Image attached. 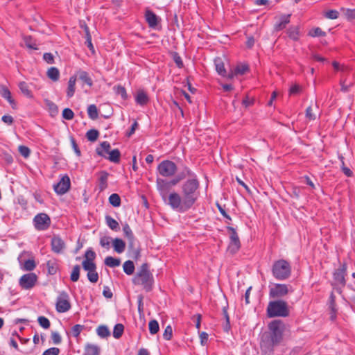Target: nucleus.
I'll return each mask as SVG.
<instances>
[{
	"label": "nucleus",
	"mask_w": 355,
	"mask_h": 355,
	"mask_svg": "<svg viewBox=\"0 0 355 355\" xmlns=\"http://www.w3.org/2000/svg\"><path fill=\"white\" fill-rule=\"evenodd\" d=\"M46 75L53 81H58L60 78V71L58 68L52 67L47 71Z\"/></svg>",
	"instance_id": "32"
},
{
	"label": "nucleus",
	"mask_w": 355,
	"mask_h": 355,
	"mask_svg": "<svg viewBox=\"0 0 355 355\" xmlns=\"http://www.w3.org/2000/svg\"><path fill=\"white\" fill-rule=\"evenodd\" d=\"M227 230L230 232V242L227 247V251L232 254H234L236 253L241 248V242L237 234L236 230L230 226L227 227Z\"/></svg>",
	"instance_id": "9"
},
{
	"label": "nucleus",
	"mask_w": 355,
	"mask_h": 355,
	"mask_svg": "<svg viewBox=\"0 0 355 355\" xmlns=\"http://www.w3.org/2000/svg\"><path fill=\"white\" fill-rule=\"evenodd\" d=\"M51 250L55 254H62L65 248V243L60 236L54 235L51 241Z\"/></svg>",
	"instance_id": "16"
},
{
	"label": "nucleus",
	"mask_w": 355,
	"mask_h": 355,
	"mask_svg": "<svg viewBox=\"0 0 355 355\" xmlns=\"http://www.w3.org/2000/svg\"><path fill=\"white\" fill-rule=\"evenodd\" d=\"M200 182L197 178L188 179L181 186L182 196L173 192L168 195V204L172 209L184 213L191 209L197 201L200 192Z\"/></svg>",
	"instance_id": "1"
},
{
	"label": "nucleus",
	"mask_w": 355,
	"mask_h": 355,
	"mask_svg": "<svg viewBox=\"0 0 355 355\" xmlns=\"http://www.w3.org/2000/svg\"><path fill=\"white\" fill-rule=\"evenodd\" d=\"M80 270V267L79 265H76L75 266H73V270L71 273V275H70L71 281H72L73 282H76L79 279Z\"/></svg>",
	"instance_id": "42"
},
{
	"label": "nucleus",
	"mask_w": 355,
	"mask_h": 355,
	"mask_svg": "<svg viewBox=\"0 0 355 355\" xmlns=\"http://www.w3.org/2000/svg\"><path fill=\"white\" fill-rule=\"evenodd\" d=\"M107 154L109 156L106 157V159L114 163H119L121 153L119 149H114L110 151Z\"/></svg>",
	"instance_id": "30"
},
{
	"label": "nucleus",
	"mask_w": 355,
	"mask_h": 355,
	"mask_svg": "<svg viewBox=\"0 0 355 355\" xmlns=\"http://www.w3.org/2000/svg\"><path fill=\"white\" fill-rule=\"evenodd\" d=\"M48 272L49 275H55L57 272L58 266L55 259L49 260L46 263Z\"/></svg>",
	"instance_id": "36"
},
{
	"label": "nucleus",
	"mask_w": 355,
	"mask_h": 355,
	"mask_svg": "<svg viewBox=\"0 0 355 355\" xmlns=\"http://www.w3.org/2000/svg\"><path fill=\"white\" fill-rule=\"evenodd\" d=\"M340 89L343 92H347L349 90V88L353 85V83L351 81H347V78L343 76L340 82Z\"/></svg>",
	"instance_id": "37"
},
{
	"label": "nucleus",
	"mask_w": 355,
	"mask_h": 355,
	"mask_svg": "<svg viewBox=\"0 0 355 355\" xmlns=\"http://www.w3.org/2000/svg\"><path fill=\"white\" fill-rule=\"evenodd\" d=\"M288 304L284 300L270 301L267 307L268 318L287 317L289 315Z\"/></svg>",
	"instance_id": "5"
},
{
	"label": "nucleus",
	"mask_w": 355,
	"mask_h": 355,
	"mask_svg": "<svg viewBox=\"0 0 355 355\" xmlns=\"http://www.w3.org/2000/svg\"><path fill=\"white\" fill-rule=\"evenodd\" d=\"M0 94L3 98L8 101L12 108H15V102L12 98L11 93L6 86L0 85Z\"/></svg>",
	"instance_id": "18"
},
{
	"label": "nucleus",
	"mask_w": 355,
	"mask_h": 355,
	"mask_svg": "<svg viewBox=\"0 0 355 355\" xmlns=\"http://www.w3.org/2000/svg\"><path fill=\"white\" fill-rule=\"evenodd\" d=\"M223 314L224 315V318L225 319V321H226V324L224 327V330L225 331H228L229 329H230V317H229V315H228V313H227V306H224L223 308Z\"/></svg>",
	"instance_id": "51"
},
{
	"label": "nucleus",
	"mask_w": 355,
	"mask_h": 355,
	"mask_svg": "<svg viewBox=\"0 0 355 355\" xmlns=\"http://www.w3.org/2000/svg\"><path fill=\"white\" fill-rule=\"evenodd\" d=\"M98 131L95 129H91L86 133V137L90 141H95L98 139Z\"/></svg>",
	"instance_id": "47"
},
{
	"label": "nucleus",
	"mask_w": 355,
	"mask_h": 355,
	"mask_svg": "<svg viewBox=\"0 0 355 355\" xmlns=\"http://www.w3.org/2000/svg\"><path fill=\"white\" fill-rule=\"evenodd\" d=\"M309 35L311 37H324L326 33L322 31L319 27H317L309 32Z\"/></svg>",
	"instance_id": "55"
},
{
	"label": "nucleus",
	"mask_w": 355,
	"mask_h": 355,
	"mask_svg": "<svg viewBox=\"0 0 355 355\" xmlns=\"http://www.w3.org/2000/svg\"><path fill=\"white\" fill-rule=\"evenodd\" d=\"M176 164L170 160H164L161 162L157 166L159 174L165 178H171L177 172Z\"/></svg>",
	"instance_id": "7"
},
{
	"label": "nucleus",
	"mask_w": 355,
	"mask_h": 355,
	"mask_svg": "<svg viewBox=\"0 0 355 355\" xmlns=\"http://www.w3.org/2000/svg\"><path fill=\"white\" fill-rule=\"evenodd\" d=\"M37 321L40 325L44 329H48L50 327V321L49 320L44 316H40L37 318Z\"/></svg>",
	"instance_id": "53"
},
{
	"label": "nucleus",
	"mask_w": 355,
	"mask_h": 355,
	"mask_svg": "<svg viewBox=\"0 0 355 355\" xmlns=\"http://www.w3.org/2000/svg\"><path fill=\"white\" fill-rule=\"evenodd\" d=\"M62 117L66 120H71L74 117V113L70 108H65L62 111Z\"/></svg>",
	"instance_id": "57"
},
{
	"label": "nucleus",
	"mask_w": 355,
	"mask_h": 355,
	"mask_svg": "<svg viewBox=\"0 0 355 355\" xmlns=\"http://www.w3.org/2000/svg\"><path fill=\"white\" fill-rule=\"evenodd\" d=\"M85 329L84 325L76 324L71 329V333L73 337L78 338L80 332Z\"/></svg>",
	"instance_id": "52"
},
{
	"label": "nucleus",
	"mask_w": 355,
	"mask_h": 355,
	"mask_svg": "<svg viewBox=\"0 0 355 355\" xmlns=\"http://www.w3.org/2000/svg\"><path fill=\"white\" fill-rule=\"evenodd\" d=\"M188 178V179L197 178V175L189 167L184 166L182 171H180L174 178V181L178 184L182 180Z\"/></svg>",
	"instance_id": "17"
},
{
	"label": "nucleus",
	"mask_w": 355,
	"mask_h": 355,
	"mask_svg": "<svg viewBox=\"0 0 355 355\" xmlns=\"http://www.w3.org/2000/svg\"><path fill=\"white\" fill-rule=\"evenodd\" d=\"M37 279V277L35 273L25 274L19 279V284L23 289L28 290L34 287Z\"/></svg>",
	"instance_id": "13"
},
{
	"label": "nucleus",
	"mask_w": 355,
	"mask_h": 355,
	"mask_svg": "<svg viewBox=\"0 0 355 355\" xmlns=\"http://www.w3.org/2000/svg\"><path fill=\"white\" fill-rule=\"evenodd\" d=\"M291 15H284L280 17L279 22L277 23L275 26L276 31L282 30L286 27V25L290 22Z\"/></svg>",
	"instance_id": "27"
},
{
	"label": "nucleus",
	"mask_w": 355,
	"mask_h": 355,
	"mask_svg": "<svg viewBox=\"0 0 355 355\" xmlns=\"http://www.w3.org/2000/svg\"><path fill=\"white\" fill-rule=\"evenodd\" d=\"M268 329L269 336L262 341L261 347L271 352L282 342L285 325L281 320H275L269 323Z\"/></svg>",
	"instance_id": "2"
},
{
	"label": "nucleus",
	"mask_w": 355,
	"mask_h": 355,
	"mask_svg": "<svg viewBox=\"0 0 355 355\" xmlns=\"http://www.w3.org/2000/svg\"><path fill=\"white\" fill-rule=\"evenodd\" d=\"M35 228L39 231L47 230L51 225V218L45 213L37 214L33 218Z\"/></svg>",
	"instance_id": "10"
},
{
	"label": "nucleus",
	"mask_w": 355,
	"mask_h": 355,
	"mask_svg": "<svg viewBox=\"0 0 355 355\" xmlns=\"http://www.w3.org/2000/svg\"><path fill=\"white\" fill-rule=\"evenodd\" d=\"M87 114L91 119H96L98 116V109L96 106L94 104L89 105L87 107Z\"/></svg>",
	"instance_id": "39"
},
{
	"label": "nucleus",
	"mask_w": 355,
	"mask_h": 355,
	"mask_svg": "<svg viewBox=\"0 0 355 355\" xmlns=\"http://www.w3.org/2000/svg\"><path fill=\"white\" fill-rule=\"evenodd\" d=\"M71 181L67 175H63L60 182L53 185L55 192L58 195L66 193L70 189Z\"/></svg>",
	"instance_id": "14"
},
{
	"label": "nucleus",
	"mask_w": 355,
	"mask_h": 355,
	"mask_svg": "<svg viewBox=\"0 0 355 355\" xmlns=\"http://www.w3.org/2000/svg\"><path fill=\"white\" fill-rule=\"evenodd\" d=\"M124 330V326L122 324H116L113 330V336L115 338H119L121 337Z\"/></svg>",
	"instance_id": "45"
},
{
	"label": "nucleus",
	"mask_w": 355,
	"mask_h": 355,
	"mask_svg": "<svg viewBox=\"0 0 355 355\" xmlns=\"http://www.w3.org/2000/svg\"><path fill=\"white\" fill-rule=\"evenodd\" d=\"M325 17L331 19H336L339 16V12L336 10H330L325 12Z\"/></svg>",
	"instance_id": "61"
},
{
	"label": "nucleus",
	"mask_w": 355,
	"mask_h": 355,
	"mask_svg": "<svg viewBox=\"0 0 355 355\" xmlns=\"http://www.w3.org/2000/svg\"><path fill=\"white\" fill-rule=\"evenodd\" d=\"M173 336V330L171 325H168L163 334V338L166 340H170L172 338Z\"/></svg>",
	"instance_id": "60"
},
{
	"label": "nucleus",
	"mask_w": 355,
	"mask_h": 355,
	"mask_svg": "<svg viewBox=\"0 0 355 355\" xmlns=\"http://www.w3.org/2000/svg\"><path fill=\"white\" fill-rule=\"evenodd\" d=\"M123 231L124 236L127 238L128 240L132 239L135 238L130 227L129 226V225L128 223H125L123 225Z\"/></svg>",
	"instance_id": "50"
},
{
	"label": "nucleus",
	"mask_w": 355,
	"mask_h": 355,
	"mask_svg": "<svg viewBox=\"0 0 355 355\" xmlns=\"http://www.w3.org/2000/svg\"><path fill=\"white\" fill-rule=\"evenodd\" d=\"M347 275V265L346 263L340 264V267L335 270L333 273L334 285L337 286L336 290L341 293V289L346 284L345 276Z\"/></svg>",
	"instance_id": "6"
},
{
	"label": "nucleus",
	"mask_w": 355,
	"mask_h": 355,
	"mask_svg": "<svg viewBox=\"0 0 355 355\" xmlns=\"http://www.w3.org/2000/svg\"><path fill=\"white\" fill-rule=\"evenodd\" d=\"M157 189L162 196V199L166 200V198H168V193L171 188L177 184L173 179L171 180H166L160 178H157L156 180Z\"/></svg>",
	"instance_id": "8"
},
{
	"label": "nucleus",
	"mask_w": 355,
	"mask_h": 355,
	"mask_svg": "<svg viewBox=\"0 0 355 355\" xmlns=\"http://www.w3.org/2000/svg\"><path fill=\"white\" fill-rule=\"evenodd\" d=\"M87 276L88 280L92 283H96L98 281V274L96 270L88 272Z\"/></svg>",
	"instance_id": "54"
},
{
	"label": "nucleus",
	"mask_w": 355,
	"mask_h": 355,
	"mask_svg": "<svg viewBox=\"0 0 355 355\" xmlns=\"http://www.w3.org/2000/svg\"><path fill=\"white\" fill-rule=\"evenodd\" d=\"M148 329L150 334H157L159 330L158 322L156 320H151L148 323Z\"/></svg>",
	"instance_id": "40"
},
{
	"label": "nucleus",
	"mask_w": 355,
	"mask_h": 355,
	"mask_svg": "<svg viewBox=\"0 0 355 355\" xmlns=\"http://www.w3.org/2000/svg\"><path fill=\"white\" fill-rule=\"evenodd\" d=\"M288 285L284 284H275L270 288L269 297L270 298H280L288 293Z\"/></svg>",
	"instance_id": "12"
},
{
	"label": "nucleus",
	"mask_w": 355,
	"mask_h": 355,
	"mask_svg": "<svg viewBox=\"0 0 355 355\" xmlns=\"http://www.w3.org/2000/svg\"><path fill=\"white\" fill-rule=\"evenodd\" d=\"M214 64L216 67V70L218 73L223 77H227L228 74L225 69L224 63L221 58H216L214 59Z\"/></svg>",
	"instance_id": "25"
},
{
	"label": "nucleus",
	"mask_w": 355,
	"mask_h": 355,
	"mask_svg": "<svg viewBox=\"0 0 355 355\" xmlns=\"http://www.w3.org/2000/svg\"><path fill=\"white\" fill-rule=\"evenodd\" d=\"M249 70L247 64H239L235 67L234 71L228 73L227 78L232 79L234 76L243 75Z\"/></svg>",
	"instance_id": "20"
},
{
	"label": "nucleus",
	"mask_w": 355,
	"mask_h": 355,
	"mask_svg": "<svg viewBox=\"0 0 355 355\" xmlns=\"http://www.w3.org/2000/svg\"><path fill=\"white\" fill-rule=\"evenodd\" d=\"M114 89L115 91V93L117 95L121 96V97L123 100H126L128 98V94H127V92H126V89H125V88L124 87L119 85L117 86H115L114 87Z\"/></svg>",
	"instance_id": "46"
},
{
	"label": "nucleus",
	"mask_w": 355,
	"mask_h": 355,
	"mask_svg": "<svg viewBox=\"0 0 355 355\" xmlns=\"http://www.w3.org/2000/svg\"><path fill=\"white\" fill-rule=\"evenodd\" d=\"M97 334L102 338L108 337L110 335L109 329L105 325H101L96 329Z\"/></svg>",
	"instance_id": "38"
},
{
	"label": "nucleus",
	"mask_w": 355,
	"mask_h": 355,
	"mask_svg": "<svg viewBox=\"0 0 355 355\" xmlns=\"http://www.w3.org/2000/svg\"><path fill=\"white\" fill-rule=\"evenodd\" d=\"M132 283L135 285L142 286L146 292H149L152 290L154 278L149 270V266L147 263L141 264L132 279Z\"/></svg>",
	"instance_id": "3"
},
{
	"label": "nucleus",
	"mask_w": 355,
	"mask_h": 355,
	"mask_svg": "<svg viewBox=\"0 0 355 355\" xmlns=\"http://www.w3.org/2000/svg\"><path fill=\"white\" fill-rule=\"evenodd\" d=\"M306 118L309 121H313L316 119L315 114L313 112V109L311 106H309L306 110Z\"/></svg>",
	"instance_id": "62"
},
{
	"label": "nucleus",
	"mask_w": 355,
	"mask_h": 355,
	"mask_svg": "<svg viewBox=\"0 0 355 355\" xmlns=\"http://www.w3.org/2000/svg\"><path fill=\"white\" fill-rule=\"evenodd\" d=\"M105 223L113 231L118 232L120 230V226L119 223L110 216H106Z\"/></svg>",
	"instance_id": "28"
},
{
	"label": "nucleus",
	"mask_w": 355,
	"mask_h": 355,
	"mask_svg": "<svg viewBox=\"0 0 355 355\" xmlns=\"http://www.w3.org/2000/svg\"><path fill=\"white\" fill-rule=\"evenodd\" d=\"M111 240L112 239L110 236H104L100 239V245L103 248L109 249Z\"/></svg>",
	"instance_id": "59"
},
{
	"label": "nucleus",
	"mask_w": 355,
	"mask_h": 355,
	"mask_svg": "<svg viewBox=\"0 0 355 355\" xmlns=\"http://www.w3.org/2000/svg\"><path fill=\"white\" fill-rule=\"evenodd\" d=\"M82 265L83 269L87 272L96 270V265L94 261H88L84 260L82 263Z\"/></svg>",
	"instance_id": "48"
},
{
	"label": "nucleus",
	"mask_w": 355,
	"mask_h": 355,
	"mask_svg": "<svg viewBox=\"0 0 355 355\" xmlns=\"http://www.w3.org/2000/svg\"><path fill=\"white\" fill-rule=\"evenodd\" d=\"M19 88L21 92L29 98H32L33 97L31 91L29 89V87L26 82H20L18 85Z\"/></svg>",
	"instance_id": "33"
},
{
	"label": "nucleus",
	"mask_w": 355,
	"mask_h": 355,
	"mask_svg": "<svg viewBox=\"0 0 355 355\" xmlns=\"http://www.w3.org/2000/svg\"><path fill=\"white\" fill-rule=\"evenodd\" d=\"M123 268L126 275H131L134 273L135 268L133 261L128 260L124 262Z\"/></svg>",
	"instance_id": "34"
},
{
	"label": "nucleus",
	"mask_w": 355,
	"mask_h": 355,
	"mask_svg": "<svg viewBox=\"0 0 355 355\" xmlns=\"http://www.w3.org/2000/svg\"><path fill=\"white\" fill-rule=\"evenodd\" d=\"M144 16L145 19L150 28L158 29V26L161 22V18L159 17L150 9L146 10Z\"/></svg>",
	"instance_id": "15"
},
{
	"label": "nucleus",
	"mask_w": 355,
	"mask_h": 355,
	"mask_svg": "<svg viewBox=\"0 0 355 355\" xmlns=\"http://www.w3.org/2000/svg\"><path fill=\"white\" fill-rule=\"evenodd\" d=\"M77 74L78 75V78L80 80H81L83 82H84L89 87L92 86L93 81L87 71L79 70L77 72Z\"/></svg>",
	"instance_id": "29"
},
{
	"label": "nucleus",
	"mask_w": 355,
	"mask_h": 355,
	"mask_svg": "<svg viewBox=\"0 0 355 355\" xmlns=\"http://www.w3.org/2000/svg\"><path fill=\"white\" fill-rule=\"evenodd\" d=\"M288 37L294 41L299 39V29L296 26L291 27L288 30Z\"/></svg>",
	"instance_id": "44"
},
{
	"label": "nucleus",
	"mask_w": 355,
	"mask_h": 355,
	"mask_svg": "<svg viewBox=\"0 0 355 355\" xmlns=\"http://www.w3.org/2000/svg\"><path fill=\"white\" fill-rule=\"evenodd\" d=\"M104 263L107 266H109L110 268H114L120 265L121 261L119 259L114 258L112 257L109 256L105 259Z\"/></svg>",
	"instance_id": "35"
},
{
	"label": "nucleus",
	"mask_w": 355,
	"mask_h": 355,
	"mask_svg": "<svg viewBox=\"0 0 355 355\" xmlns=\"http://www.w3.org/2000/svg\"><path fill=\"white\" fill-rule=\"evenodd\" d=\"M60 354V349L58 347H51L45 350L42 355H58Z\"/></svg>",
	"instance_id": "63"
},
{
	"label": "nucleus",
	"mask_w": 355,
	"mask_h": 355,
	"mask_svg": "<svg viewBox=\"0 0 355 355\" xmlns=\"http://www.w3.org/2000/svg\"><path fill=\"white\" fill-rule=\"evenodd\" d=\"M23 40L27 48L33 50L38 49L35 40L31 35L23 36Z\"/></svg>",
	"instance_id": "31"
},
{
	"label": "nucleus",
	"mask_w": 355,
	"mask_h": 355,
	"mask_svg": "<svg viewBox=\"0 0 355 355\" xmlns=\"http://www.w3.org/2000/svg\"><path fill=\"white\" fill-rule=\"evenodd\" d=\"M51 339L53 340V343L55 345H58L62 342V338L60 335L55 331H53L51 333Z\"/></svg>",
	"instance_id": "64"
},
{
	"label": "nucleus",
	"mask_w": 355,
	"mask_h": 355,
	"mask_svg": "<svg viewBox=\"0 0 355 355\" xmlns=\"http://www.w3.org/2000/svg\"><path fill=\"white\" fill-rule=\"evenodd\" d=\"M101 349L98 345L87 344L85 347L83 355H99Z\"/></svg>",
	"instance_id": "26"
},
{
	"label": "nucleus",
	"mask_w": 355,
	"mask_h": 355,
	"mask_svg": "<svg viewBox=\"0 0 355 355\" xmlns=\"http://www.w3.org/2000/svg\"><path fill=\"white\" fill-rule=\"evenodd\" d=\"M36 267L35 262L33 259L26 260L22 267V269L26 271H32Z\"/></svg>",
	"instance_id": "49"
},
{
	"label": "nucleus",
	"mask_w": 355,
	"mask_h": 355,
	"mask_svg": "<svg viewBox=\"0 0 355 355\" xmlns=\"http://www.w3.org/2000/svg\"><path fill=\"white\" fill-rule=\"evenodd\" d=\"M110 144L108 141H103L100 144V146L96 149L98 155L106 157L105 153L107 154L110 150Z\"/></svg>",
	"instance_id": "21"
},
{
	"label": "nucleus",
	"mask_w": 355,
	"mask_h": 355,
	"mask_svg": "<svg viewBox=\"0 0 355 355\" xmlns=\"http://www.w3.org/2000/svg\"><path fill=\"white\" fill-rule=\"evenodd\" d=\"M96 258V253L91 248L87 249L85 253V260L88 261H94Z\"/></svg>",
	"instance_id": "56"
},
{
	"label": "nucleus",
	"mask_w": 355,
	"mask_h": 355,
	"mask_svg": "<svg viewBox=\"0 0 355 355\" xmlns=\"http://www.w3.org/2000/svg\"><path fill=\"white\" fill-rule=\"evenodd\" d=\"M99 175L98 187L99 191H103L107 187L109 173L105 171H102L100 172Z\"/></svg>",
	"instance_id": "19"
},
{
	"label": "nucleus",
	"mask_w": 355,
	"mask_h": 355,
	"mask_svg": "<svg viewBox=\"0 0 355 355\" xmlns=\"http://www.w3.org/2000/svg\"><path fill=\"white\" fill-rule=\"evenodd\" d=\"M341 11L347 20L355 19V9L342 8Z\"/></svg>",
	"instance_id": "43"
},
{
	"label": "nucleus",
	"mask_w": 355,
	"mask_h": 355,
	"mask_svg": "<svg viewBox=\"0 0 355 355\" xmlns=\"http://www.w3.org/2000/svg\"><path fill=\"white\" fill-rule=\"evenodd\" d=\"M71 309L69 295L65 291H62L57 298L56 311L58 313H64Z\"/></svg>",
	"instance_id": "11"
},
{
	"label": "nucleus",
	"mask_w": 355,
	"mask_h": 355,
	"mask_svg": "<svg viewBox=\"0 0 355 355\" xmlns=\"http://www.w3.org/2000/svg\"><path fill=\"white\" fill-rule=\"evenodd\" d=\"M112 245L116 252L121 254L125 249V243L121 239L116 238L112 240Z\"/></svg>",
	"instance_id": "24"
},
{
	"label": "nucleus",
	"mask_w": 355,
	"mask_h": 355,
	"mask_svg": "<svg viewBox=\"0 0 355 355\" xmlns=\"http://www.w3.org/2000/svg\"><path fill=\"white\" fill-rule=\"evenodd\" d=\"M273 277L279 281L288 279L291 275V266L288 261L284 259L275 261L272 266Z\"/></svg>",
	"instance_id": "4"
},
{
	"label": "nucleus",
	"mask_w": 355,
	"mask_h": 355,
	"mask_svg": "<svg viewBox=\"0 0 355 355\" xmlns=\"http://www.w3.org/2000/svg\"><path fill=\"white\" fill-rule=\"evenodd\" d=\"M19 153L24 157L27 158L30 156L31 150L26 146L21 145L18 148Z\"/></svg>",
	"instance_id": "58"
},
{
	"label": "nucleus",
	"mask_w": 355,
	"mask_h": 355,
	"mask_svg": "<svg viewBox=\"0 0 355 355\" xmlns=\"http://www.w3.org/2000/svg\"><path fill=\"white\" fill-rule=\"evenodd\" d=\"M76 76H72L69 78V82H68V86L67 89V96L68 98H71L76 91Z\"/></svg>",
	"instance_id": "22"
},
{
	"label": "nucleus",
	"mask_w": 355,
	"mask_h": 355,
	"mask_svg": "<svg viewBox=\"0 0 355 355\" xmlns=\"http://www.w3.org/2000/svg\"><path fill=\"white\" fill-rule=\"evenodd\" d=\"M109 202L114 207L121 205V198L117 193H112L109 197Z\"/></svg>",
	"instance_id": "41"
},
{
	"label": "nucleus",
	"mask_w": 355,
	"mask_h": 355,
	"mask_svg": "<svg viewBox=\"0 0 355 355\" xmlns=\"http://www.w3.org/2000/svg\"><path fill=\"white\" fill-rule=\"evenodd\" d=\"M135 101L139 105H145L149 101V98L146 93L143 90H139L135 96Z\"/></svg>",
	"instance_id": "23"
}]
</instances>
